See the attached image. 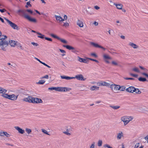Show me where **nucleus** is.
Returning a JSON list of instances; mask_svg holds the SVG:
<instances>
[{
  "label": "nucleus",
  "mask_w": 148,
  "mask_h": 148,
  "mask_svg": "<svg viewBox=\"0 0 148 148\" xmlns=\"http://www.w3.org/2000/svg\"><path fill=\"white\" fill-rule=\"evenodd\" d=\"M112 63L113 65H114L117 66H119V64H118V63L117 62H116L115 61H112Z\"/></svg>",
  "instance_id": "42"
},
{
  "label": "nucleus",
  "mask_w": 148,
  "mask_h": 148,
  "mask_svg": "<svg viewBox=\"0 0 148 148\" xmlns=\"http://www.w3.org/2000/svg\"><path fill=\"white\" fill-rule=\"evenodd\" d=\"M60 77L62 79H65L67 80H69L73 79V77L69 76H61Z\"/></svg>",
  "instance_id": "24"
},
{
  "label": "nucleus",
  "mask_w": 148,
  "mask_h": 148,
  "mask_svg": "<svg viewBox=\"0 0 148 148\" xmlns=\"http://www.w3.org/2000/svg\"><path fill=\"white\" fill-rule=\"evenodd\" d=\"M26 4L29 7H31L32 6L30 4V1L27 2Z\"/></svg>",
  "instance_id": "55"
},
{
  "label": "nucleus",
  "mask_w": 148,
  "mask_h": 148,
  "mask_svg": "<svg viewBox=\"0 0 148 148\" xmlns=\"http://www.w3.org/2000/svg\"><path fill=\"white\" fill-rule=\"evenodd\" d=\"M45 39L46 40L49 41H52V40L51 38H48L47 37H45Z\"/></svg>",
  "instance_id": "45"
},
{
  "label": "nucleus",
  "mask_w": 148,
  "mask_h": 148,
  "mask_svg": "<svg viewBox=\"0 0 148 148\" xmlns=\"http://www.w3.org/2000/svg\"><path fill=\"white\" fill-rule=\"evenodd\" d=\"M99 87L96 86H92L90 88V90H94L95 89L98 90Z\"/></svg>",
  "instance_id": "33"
},
{
  "label": "nucleus",
  "mask_w": 148,
  "mask_h": 148,
  "mask_svg": "<svg viewBox=\"0 0 148 148\" xmlns=\"http://www.w3.org/2000/svg\"><path fill=\"white\" fill-rule=\"evenodd\" d=\"M116 23H118L119 24H116V25L117 26H120L121 24V23H120V22H119V21H118V20L117 21H116Z\"/></svg>",
  "instance_id": "60"
},
{
  "label": "nucleus",
  "mask_w": 148,
  "mask_h": 148,
  "mask_svg": "<svg viewBox=\"0 0 148 148\" xmlns=\"http://www.w3.org/2000/svg\"><path fill=\"white\" fill-rule=\"evenodd\" d=\"M135 90H136V88L132 86H130L126 89V90L127 92L132 93H133L134 92Z\"/></svg>",
  "instance_id": "10"
},
{
  "label": "nucleus",
  "mask_w": 148,
  "mask_h": 148,
  "mask_svg": "<svg viewBox=\"0 0 148 148\" xmlns=\"http://www.w3.org/2000/svg\"><path fill=\"white\" fill-rule=\"evenodd\" d=\"M6 11V10L4 8L2 9H0V11L2 13L4 12H5Z\"/></svg>",
  "instance_id": "59"
},
{
  "label": "nucleus",
  "mask_w": 148,
  "mask_h": 148,
  "mask_svg": "<svg viewBox=\"0 0 148 148\" xmlns=\"http://www.w3.org/2000/svg\"><path fill=\"white\" fill-rule=\"evenodd\" d=\"M48 89L50 90H55L56 91L59 92L60 87H50L48 88Z\"/></svg>",
  "instance_id": "18"
},
{
  "label": "nucleus",
  "mask_w": 148,
  "mask_h": 148,
  "mask_svg": "<svg viewBox=\"0 0 148 148\" xmlns=\"http://www.w3.org/2000/svg\"><path fill=\"white\" fill-rule=\"evenodd\" d=\"M3 18L7 21L13 29L17 30H18L19 29L18 27L16 24L12 23L6 18L5 17H4Z\"/></svg>",
  "instance_id": "4"
},
{
  "label": "nucleus",
  "mask_w": 148,
  "mask_h": 148,
  "mask_svg": "<svg viewBox=\"0 0 148 148\" xmlns=\"http://www.w3.org/2000/svg\"><path fill=\"white\" fill-rule=\"evenodd\" d=\"M31 44L35 46H37L38 45V44L36 43H35L34 42H32Z\"/></svg>",
  "instance_id": "53"
},
{
  "label": "nucleus",
  "mask_w": 148,
  "mask_h": 148,
  "mask_svg": "<svg viewBox=\"0 0 148 148\" xmlns=\"http://www.w3.org/2000/svg\"><path fill=\"white\" fill-rule=\"evenodd\" d=\"M63 46L69 50H72V51L74 53H75L76 52V50L75 48L69 45H64Z\"/></svg>",
  "instance_id": "9"
},
{
  "label": "nucleus",
  "mask_w": 148,
  "mask_h": 148,
  "mask_svg": "<svg viewBox=\"0 0 148 148\" xmlns=\"http://www.w3.org/2000/svg\"><path fill=\"white\" fill-rule=\"evenodd\" d=\"M87 59L90 60L92 61H95L97 63L99 62V61L97 60H95V59H93L90 58H87Z\"/></svg>",
  "instance_id": "43"
},
{
  "label": "nucleus",
  "mask_w": 148,
  "mask_h": 148,
  "mask_svg": "<svg viewBox=\"0 0 148 148\" xmlns=\"http://www.w3.org/2000/svg\"><path fill=\"white\" fill-rule=\"evenodd\" d=\"M3 132L2 131H0V136H3Z\"/></svg>",
  "instance_id": "57"
},
{
  "label": "nucleus",
  "mask_w": 148,
  "mask_h": 148,
  "mask_svg": "<svg viewBox=\"0 0 148 148\" xmlns=\"http://www.w3.org/2000/svg\"><path fill=\"white\" fill-rule=\"evenodd\" d=\"M103 58L104 59H111V58L108 55L104 54L103 55Z\"/></svg>",
  "instance_id": "29"
},
{
  "label": "nucleus",
  "mask_w": 148,
  "mask_h": 148,
  "mask_svg": "<svg viewBox=\"0 0 148 148\" xmlns=\"http://www.w3.org/2000/svg\"><path fill=\"white\" fill-rule=\"evenodd\" d=\"M98 85L100 86H105L109 87L110 86V84L109 83L106 82H101L98 83Z\"/></svg>",
  "instance_id": "11"
},
{
  "label": "nucleus",
  "mask_w": 148,
  "mask_h": 148,
  "mask_svg": "<svg viewBox=\"0 0 148 148\" xmlns=\"http://www.w3.org/2000/svg\"><path fill=\"white\" fill-rule=\"evenodd\" d=\"M123 136V134L122 132H120L117 134V138L118 140L121 139L122 137Z\"/></svg>",
  "instance_id": "19"
},
{
  "label": "nucleus",
  "mask_w": 148,
  "mask_h": 148,
  "mask_svg": "<svg viewBox=\"0 0 148 148\" xmlns=\"http://www.w3.org/2000/svg\"><path fill=\"white\" fill-rule=\"evenodd\" d=\"M55 17L58 21L60 22L61 21V20H62V18L60 16H57L55 15Z\"/></svg>",
  "instance_id": "28"
},
{
  "label": "nucleus",
  "mask_w": 148,
  "mask_h": 148,
  "mask_svg": "<svg viewBox=\"0 0 148 148\" xmlns=\"http://www.w3.org/2000/svg\"><path fill=\"white\" fill-rule=\"evenodd\" d=\"M16 42L12 40H10L9 41V44L12 47H14L16 45Z\"/></svg>",
  "instance_id": "21"
},
{
  "label": "nucleus",
  "mask_w": 148,
  "mask_h": 148,
  "mask_svg": "<svg viewBox=\"0 0 148 148\" xmlns=\"http://www.w3.org/2000/svg\"><path fill=\"white\" fill-rule=\"evenodd\" d=\"M7 92V90L1 87H0V94H6L5 93Z\"/></svg>",
  "instance_id": "23"
},
{
  "label": "nucleus",
  "mask_w": 148,
  "mask_h": 148,
  "mask_svg": "<svg viewBox=\"0 0 148 148\" xmlns=\"http://www.w3.org/2000/svg\"><path fill=\"white\" fill-rule=\"evenodd\" d=\"M5 136L6 137H9L10 136V134L6 132H3V136Z\"/></svg>",
  "instance_id": "38"
},
{
  "label": "nucleus",
  "mask_w": 148,
  "mask_h": 148,
  "mask_svg": "<svg viewBox=\"0 0 148 148\" xmlns=\"http://www.w3.org/2000/svg\"><path fill=\"white\" fill-rule=\"evenodd\" d=\"M24 17L28 20L29 21L33 23H36L37 22V20L34 18H32L29 15L25 14L24 15Z\"/></svg>",
  "instance_id": "5"
},
{
  "label": "nucleus",
  "mask_w": 148,
  "mask_h": 148,
  "mask_svg": "<svg viewBox=\"0 0 148 148\" xmlns=\"http://www.w3.org/2000/svg\"><path fill=\"white\" fill-rule=\"evenodd\" d=\"M129 45L134 49H137L139 47L138 45L132 42H130L129 43Z\"/></svg>",
  "instance_id": "17"
},
{
  "label": "nucleus",
  "mask_w": 148,
  "mask_h": 148,
  "mask_svg": "<svg viewBox=\"0 0 148 148\" xmlns=\"http://www.w3.org/2000/svg\"><path fill=\"white\" fill-rule=\"evenodd\" d=\"M59 50L62 53H66V51H64V50H62L61 49H60Z\"/></svg>",
  "instance_id": "61"
},
{
  "label": "nucleus",
  "mask_w": 148,
  "mask_h": 148,
  "mask_svg": "<svg viewBox=\"0 0 148 148\" xmlns=\"http://www.w3.org/2000/svg\"><path fill=\"white\" fill-rule=\"evenodd\" d=\"M90 55L95 58H97L98 57L97 55L95 53H91L90 54Z\"/></svg>",
  "instance_id": "44"
},
{
  "label": "nucleus",
  "mask_w": 148,
  "mask_h": 148,
  "mask_svg": "<svg viewBox=\"0 0 148 148\" xmlns=\"http://www.w3.org/2000/svg\"><path fill=\"white\" fill-rule=\"evenodd\" d=\"M77 25L80 27H84L83 22L79 19L77 21Z\"/></svg>",
  "instance_id": "16"
},
{
  "label": "nucleus",
  "mask_w": 148,
  "mask_h": 148,
  "mask_svg": "<svg viewBox=\"0 0 148 148\" xmlns=\"http://www.w3.org/2000/svg\"><path fill=\"white\" fill-rule=\"evenodd\" d=\"M69 24L68 23H64L63 25V26L66 27L69 26Z\"/></svg>",
  "instance_id": "52"
},
{
  "label": "nucleus",
  "mask_w": 148,
  "mask_h": 148,
  "mask_svg": "<svg viewBox=\"0 0 148 148\" xmlns=\"http://www.w3.org/2000/svg\"><path fill=\"white\" fill-rule=\"evenodd\" d=\"M136 94H140L141 93V92L140 90H139L138 88H136V90H134V92Z\"/></svg>",
  "instance_id": "37"
},
{
  "label": "nucleus",
  "mask_w": 148,
  "mask_h": 148,
  "mask_svg": "<svg viewBox=\"0 0 148 148\" xmlns=\"http://www.w3.org/2000/svg\"><path fill=\"white\" fill-rule=\"evenodd\" d=\"M24 101L28 102L29 103H40L43 102L40 99L38 98H34L31 96H29L27 98L23 99Z\"/></svg>",
  "instance_id": "1"
},
{
  "label": "nucleus",
  "mask_w": 148,
  "mask_h": 148,
  "mask_svg": "<svg viewBox=\"0 0 148 148\" xmlns=\"http://www.w3.org/2000/svg\"><path fill=\"white\" fill-rule=\"evenodd\" d=\"M110 107L114 110H117L120 108L119 106H110Z\"/></svg>",
  "instance_id": "32"
},
{
  "label": "nucleus",
  "mask_w": 148,
  "mask_h": 148,
  "mask_svg": "<svg viewBox=\"0 0 148 148\" xmlns=\"http://www.w3.org/2000/svg\"><path fill=\"white\" fill-rule=\"evenodd\" d=\"M25 131L28 134H30L32 132V130L28 128L25 129Z\"/></svg>",
  "instance_id": "36"
},
{
  "label": "nucleus",
  "mask_w": 148,
  "mask_h": 148,
  "mask_svg": "<svg viewBox=\"0 0 148 148\" xmlns=\"http://www.w3.org/2000/svg\"><path fill=\"white\" fill-rule=\"evenodd\" d=\"M63 133L64 134H66V135H68V136H70L71 135V134L69 132H63Z\"/></svg>",
  "instance_id": "46"
},
{
  "label": "nucleus",
  "mask_w": 148,
  "mask_h": 148,
  "mask_svg": "<svg viewBox=\"0 0 148 148\" xmlns=\"http://www.w3.org/2000/svg\"><path fill=\"white\" fill-rule=\"evenodd\" d=\"M26 11L29 13L31 14H32L33 13V11L27 9L26 10Z\"/></svg>",
  "instance_id": "47"
},
{
  "label": "nucleus",
  "mask_w": 148,
  "mask_h": 148,
  "mask_svg": "<svg viewBox=\"0 0 148 148\" xmlns=\"http://www.w3.org/2000/svg\"><path fill=\"white\" fill-rule=\"evenodd\" d=\"M124 78L126 80H134V79L133 78L124 77Z\"/></svg>",
  "instance_id": "49"
},
{
  "label": "nucleus",
  "mask_w": 148,
  "mask_h": 148,
  "mask_svg": "<svg viewBox=\"0 0 148 148\" xmlns=\"http://www.w3.org/2000/svg\"><path fill=\"white\" fill-rule=\"evenodd\" d=\"M132 70L133 71H134V72H137V73L140 72V71H139V70L137 68H136V67L134 68Z\"/></svg>",
  "instance_id": "39"
},
{
  "label": "nucleus",
  "mask_w": 148,
  "mask_h": 148,
  "mask_svg": "<svg viewBox=\"0 0 148 148\" xmlns=\"http://www.w3.org/2000/svg\"><path fill=\"white\" fill-rule=\"evenodd\" d=\"M14 128L18 131L19 133L23 134L25 133L24 130L18 126H15Z\"/></svg>",
  "instance_id": "14"
},
{
  "label": "nucleus",
  "mask_w": 148,
  "mask_h": 148,
  "mask_svg": "<svg viewBox=\"0 0 148 148\" xmlns=\"http://www.w3.org/2000/svg\"><path fill=\"white\" fill-rule=\"evenodd\" d=\"M121 120L123 122L125 126L127 125V119H126V116H124L121 117Z\"/></svg>",
  "instance_id": "15"
},
{
  "label": "nucleus",
  "mask_w": 148,
  "mask_h": 148,
  "mask_svg": "<svg viewBox=\"0 0 148 148\" xmlns=\"http://www.w3.org/2000/svg\"><path fill=\"white\" fill-rule=\"evenodd\" d=\"M17 13L20 15H21V14H23V16L25 14V11L23 10H19L17 11Z\"/></svg>",
  "instance_id": "26"
},
{
  "label": "nucleus",
  "mask_w": 148,
  "mask_h": 148,
  "mask_svg": "<svg viewBox=\"0 0 148 148\" xmlns=\"http://www.w3.org/2000/svg\"><path fill=\"white\" fill-rule=\"evenodd\" d=\"M5 38H7L5 36L1 35L0 36V46L1 47L2 50L4 51H6L5 47L8 45V42L5 40Z\"/></svg>",
  "instance_id": "2"
},
{
  "label": "nucleus",
  "mask_w": 148,
  "mask_h": 148,
  "mask_svg": "<svg viewBox=\"0 0 148 148\" xmlns=\"http://www.w3.org/2000/svg\"><path fill=\"white\" fill-rule=\"evenodd\" d=\"M130 74L132 76L134 77H136L138 76V75H137L133 74L132 73H130Z\"/></svg>",
  "instance_id": "56"
},
{
  "label": "nucleus",
  "mask_w": 148,
  "mask_h": 148,
  "mask_svg": "<svg viewBox=\"0 0 148 148\" xmlns=\"http://www.w3.org/2000/svg\"><path fill=\"white\" fill-rule=\"evenodd\" d=\"M104 147H107L108 148H112V147H110V145L107 144H106L104 145Z\"/></svg>",
  "instance_id": "58"
},
{
  "label": "nucleus",
  "mask_w": 148,
  "mask_h": 148,
  "mask_svg": "<svg viewBox=\"0 0 148 148\" xmlns=\"http://www.w3.org/2000/svg\"><path fill=\"white\" fill-rule=\"evenodd\" d=\"M41 130L42 132L44 134H47V135H50V134H49L48 133V132L45 130L42 129H41Z\"/></svg>",
  "instance_id": "31"
},
{
  "label": "nucleus",
  "mask_w": 148,
  "mask_h": 148,
  "mask_svg": "<svg viewBox=\"0 0 148 148\" xmlns=\"http://www.w3.org/2000/svg\"><path fill=\"white\" fill-rule=\"evenodd\" d=\"M140 144L139 143H137L135 145V148H138L140 146Z\"/></svg>",
  "instance_id": "51"
},
{
  "label": "nucleus",
  "mask_w": 148,
  "mask_h": 148,
  "mask_svg": "<svg viewBox=\"0 0 148 148\" xmlns=\"http://www.w3.org/2000/svg\"><path fill=\"white\" fill-rule=\"evenodd\" d=\"M50 35L52 37H53L54 38H56L58 40H60L62 42L64 43L67 44V42L66 40H65L64 39H62V38H60V37H58V36H57L53 34H50Z\"/></svg>",
  "instance_id": "7"
},
{
  "label": "nucleus",
  "mask_w": 148,
  "mask_h": 148,
  "mask_svg": "<svg viewBox=\"0 0 148 148\" xmlns=\"http://www.w3.org/2000/svg\"><path fill=\"white\" fill-rule=\"evenodd\" d=\"M138 80L140 82H144L147 81V79L145 78L140 77L138 79Z\"/></svg>",
  "instance_id": "34"
},
{
  "label": "nucleus",
  "mask_w": 148,
  "mask_h": 148,
  "mask_svg": "<svg viewBox=\"0 0 148 148\" xmlns=\"http://www.w3.org/2000/svg\"><path fill=\"white\" fill-rule=\"evenodd\" d=\"M45 82L44 80H40L36 83L37 84H43Z\"/></svg>",
  "instance_id": "30"
},
{
  "label": "nucleus",
  "mask_w": 148,
  "mask_h": 148,
  "mask_svg": "<svg viewBox=\"0 0 148 148\" xmlns=\"http://www.w3.org/2000/svg\"><path fill=\"white\" fill-rule=\"evenodd\" d=\"M114 5L116 6V8L119 10L122 9L123 5L121 4H117L115 3H114Z\"/></svg>",
  "instance_id": "22"
},
{
  "label": "nucleus",
  "mask_w": 148,
  "mask_h": 148,
  "mask_svg": "<svg viewBox=\"0 0 148 148\" xmlns=\"http://www.w3.org/2000/svg\"><path fill=\"white\" fill-rule=\"evenodd\" d=\"M139 67L141 69L144 70L145 72H147V71H148V70L147 69L144 67H143L141 66H140Z\"/></svg>",
  "instance_id": "40"
},
{
  "label": "nucleus",
  "mask_w": 148,
  "mask_h": 148,
  "mask_svg": "<svg viewBox=\"0 0 148 148\" xmlns=\"http://www.w3.org/2000/svg\"><path fill=\"white\" fill-rule=\"evenodd\" d=\"M120 88L119 90L121 91H124L126 90V87L124 86H120Z\"/></svg>",
  "instance_id": "35"
},
{
  "label": "nucleus",
  "mask_w": 148,
  "mask_h": 148,
  "mask_svg": "<svg viewBox=\"0 0 148 148\" xmlns=\"http://www.w3.org/2000/svg\"><path fill=\"white\" fill-rule=\"evenodd\" d=\"M77 58L78 60L80 62H83L85 63H88L89 61L88 60L87 61L85 59L81 58L79 56H78Z\"/></svg>",
  "instance_id": "12"
},
{
  "label": "nucleus",
  "mask_w": 148,
  "mask_h": 148,
  "mask_svg": "<svg viewBox=\"0 0 148 148\" xmlns=\"http://www.w3.org/2000/svg\"><path fill=\"white\" fill-rule=\"evenodd\" d=\"M90 44L91 45L96 48H100V47L101 46V45H98L97 43L92 42H90Z\"/></svg>",
  "instance_id": "20"
},
{
  "label": "nucleus",
  "mask_w": 148,
  "mask_h": 148,
  "mask_svg": "<svg viewBox=\"0 0 148 148\" xmlns=\"http://www.w3.org/2000/svg\"><path fill=\"white\" fill-rule=\"evenodd\" d=\"M73 79L76 78L78 80L80 81H85L86 78H84L83 75L82 74L78 75H76L75 77H73Z\"/></svg>",
  "instance_id": "8"
},
{
  "label": "nucleus",
  "mask_w": 148,
  "mask_h": 148,
  "mask_svg": "<svg viewBox=\"0 0 148 148\" xmlns=\"http://www.w3.org/2000/svg\"><path fill=\"white\" fill-rule=\"evenodd\" d=\"M142 74L143 75H144L147 77V78H148V74L147 73H142Z\"/></svg>",
  "instance_id": "54"
},
{
  "label": "nucleus",
  "mask_w": 148,
  "mask_h": 148,
  "mask_svg": "<svg viewBox=\"0 0 148 148\" xmlns=\"http://www.w3.org/2000/svg\"><path fill=\"white\" fill-rule=\"evenodd\" d=\"M95 142H93L91 144L90 148H95Z\"/></svg>",
  "instance_id": "50"
},
{
  "label": "nucleus",
  "mask_w": 148,
  "mask_h": 148,
  "mask_svg": "<svg viewBox=\"0 0 148 148\" xmlns=\"http://www.w3.org/2000/svg\"><path fill=\"white\" fill-rule=\"evenodd\" d=\"M102 141L101 140H99L98 143V146L99 147H101L102 145Z\"/></svg>",
  "instance_id": "41"
},
{
  "label": "nucleus",
  "mask_w": 148,
  "mask_h": 148,
  "mask_svg": "<svg viewBox=\"0 0 148 148\" xmlns=\"http://www.w3.org/2000/svg\"><path fill=\"white\" fill-rule=\"evenodd\" d=\"M71 88L67 87H60L59 92H66L70 91Z\"/></svg>",
  "instance_id": "13"
},
{
  "label": "nucleus",
  "mask_w": 148,
  "mask_h": 148,
  "mask_svg": "<svg viewBox=\"0 0 148 148\" xmlns=\"http://www.w3.org/2000/svg\"><path fill=\"white\" fill-rule=\"evenodd\" d=\"M144 138L145 140L147 141V143H148V135L145 137Z\"/></svg>",
  "instance_id": "64"
},
{
  "label": "nucleus",
  "mask_w": 148,
  "mask_h": 148,
  "mask_svg": "<svg viewBox=\"0 0 148 148\" xmlns=\"http://www.w3.org/2000/svg\"><path fill=\"white\" fill-rule=\"evenodd\" d=\"M36 33L39 35V36H38V37L39 38H41V39H43L44 38H45V36L44 35H43L41 34V33H40L39 32H36Z\"/></svg>",
  "instance_id": "27"
},
{
  "label": "nucleus",
  "mask_w": 148,
  "mask_h": 148,
  "mask_svg": "<svg viewBox=\"0 0 148 148\" xmlns=\"http://www.w3.org/2000/svg\"><path fill=\"white\" fill-rule=\"evenodd\" d=\"M133 119V117L132 116H126V119H127V124H128L129 122L132 121Z\"/></svg>",
  "instance_id": "25"
},
{
  "label": "nucleus",
  "mask_w": 148,
  "mask_h": 148,
  "mask_svg": "<svg viewBox=\"0 0 148 148\" xmlns=\"http://www.w3.org/2000/svg\"><path fill=\"white\" fill-rule=\"evenodd\" d=\"M0 21L3 23H4V21L3 18L0 17Z\"/></svg>",
  "instance_id": "63"
},
{
  "label": "nucleus",
  "mask_w": 148,
  "mask_h": 148,
  "mask_svg": "<svg viewBox=\"0 0 148 148\" xmlns=\"http://www.w3.org/2000/svg\"><path fill=\"white\" fill-rule=\"evenodd\" d=\"M18 96V95H15L14 94L8 95L7 94H2L1 95V96L3 97L12 101L16 100L17 99Z\"/></svg>",
  "instance_id": "3"
},
{
  "label": "nucleus",
  "mask_w": 148,
  "mask_h": 148,
  "mask_svg": "<svg viewBox=\"0 0 148 148\" xmlns=\"http://www.w3.org/2000/svg\"><path fill=\"white\" fill-rule=\"evenodd\" d=\"M93 24L95 25V26H97L98 25V23L96 21H95Z\"/></svg>",
  "instance_id": "62"
},
{
  "label": "nucleus",
  "mask_w": 148,
  "mask_h": 148,
  "mask_svg": "<svg viewBox=\"0 0 148 148\" xmlns=\"http://www.w3.org/2000/svg\"><path fill=\"white\" fill-rule=\"evenodd\" d=\"M110 87L112 90L115 91L119 90V88H120V85L115 84L111 85Z\"/></svg>",
  "instance_id": "6"
},
{
  "label": "nucleus",
  "mask_w": 148,
  "mask_h": 148,
  "mask_svg": "<svg viewBox=\"0 0 148 148\" xmlns=\"http://www.w3.org/2000/svg\"><path fill=\"white\" fill-rule=\"evenodd\" d=\"M46 78L48 79L49 78V76L48 75H46L45 76L42 77L41 79Z\"/></svg>",
  "instance_id": "48"
}]
</instances>
